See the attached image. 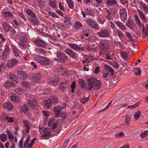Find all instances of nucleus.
Masks as SVG:
<instances>
[{
    "mask_svg": "<svg viewBox=\"0 0 148 148\" xmlns=\"http://www.w3.org/2000/svg\"><path fill=\"white\" fill-rule=\"evenodd\" d=\"M10 79L14 81L15 82L17 83L18 77L16 76L12 73H10Z\"/></svg>",
    "mask_w": 148,
    "mask_h": 148,
    "instance_id": "nucleus-38",
    "label": "nucleus"
},
{
    "mask_svg": "<svg viewBox=\"0 0 148 148\" xmlns=\"http://www.w3.org/2000/svg\"><path fill=\"white\" fill-rule=\"evenodd\" d=\"M14 92L18 95H21L23 94L24 90L22 88H18L15 89Z\"/></svg>",
    "mask_w": 148,
    "mask_h": 148,
    "instance_id": "nucleus-31",
    "label": "nucleus"
},
{
    "mask_svg": "<svg viewBox=\"0 0 148 148\" xmlns=\"http://www.w3.org/2000/svg\"><path fill=\"white\" fill-rule=\"evenodd\" d=\"M3 108L6 110H10L12 109L13 106L10 103L7 102L4 104Z\"/></svg>",
    "mask_w": 148,
    "mask_h": 148,
    "instance_id": "nucleus-22",
    "label": "nucleus"
},
{
    "mask_svg": "<svg viewBox=\"0 0 148 148\" xmlns=\"http://www.w3.org/2000/svg\"><path fill=\"white\" fill-rule=\"evenodd\" d=\"M97 35L101 37H108L110 36L109 30L107 28L101 29L97 33Z\"/></svg>",
    "mask_w": 148,
    "mask_h": 148,
    "instance_id": "nucleus-4",
    "label": "nucleus"
},
{
    "mask_svg": "<svg viewBox=\"0 0 148 148\" xmlns=\"http://www.w3.org/2000/svg\"><path fill=\"white\" fill-rule=\"evenodd\" d=\"M66 3L70 8L72 9L74 8V3L72 0H66Z\"/></svg>",
    "mask_w": 148,
    "mask_h": 148,
    "instance_id": "nucleus-40",
    "label": "nucleus"
},
{
    "mask_svg": "<svg viewBox=\"0 0 148 148\" xmlns=\"http://www.w3.org/2000/svg\"><path fill=\"white\" fill-rule=\"evenodd\" d=\"M64 3H60L59 4V6L60 9L62 11H64L65 10L64 7L63 6Z\"/></svg>",
    "mask_w": 148,
    "mask_h": 148,
    "instance_id": "nucleus-63",
    "label": "nucleus"
},
{
    "mask_svg": "<svg viewBox=\"0 0 148 148\" xmlns=\"http://www.w3.org/2000/svg\"><path fill=\"white\" fill-rule=\"evenodd\" d=\"M114 42L116 45L119 48H122L123 47L122 44L120 42L114 41Z\"/></svg>",
    "mask_w": 148,
    "mask_h": 148,
    "instance_id": "nucleus-56",
    "label": "nucleus"
},
{
    "mask_svg": "<svg viewBox=\"0 0 148 148\" xmlns=\"http://www.w3.org/2000/svg\"><path fill=\"white\" fill-rule=\"evenodd\" d=\"M3 26L5 31L6 32H8L11 28V26L7 22L3 21L2 22Z\"/></svg>",
    "mask_w": 148,
    "mask_h": 148,
    "instance_id": "nucleus-19",
    "label": "nucleus"
},
{
    "mask_svg": "<svg viewBox=\"0 0 148 148\" xmlns=\"http://www.w3.org/2000/svg\"><path fill=\"white\" fill-rule=\"evenodd\" d=\"M48 124L49 125H52V129L53 130H55L57 127L58 123L54 122V119L49 120Z\"/></svg>",
    "mask_w": 148,
    "mask_h": 148,
    "instance_id": "nucleus-25",
    "label": "nucleus"
},
{
    "mask_svg": "<svg viewBox=\"0 0 148 148\" xmlns=\"http://www.w3.org/2000/svg\"><path fill=\"white\" fill-rule=\"evenodd\" d=\"M13 49L14 55L16 56H18L19 55V50L15 47H14Z\"/></svg>",
    "mask_w": 148,
    "mask_h": 148,
    "instance_id": "nucleus-50",
    "label": "nucleus"
},
{
    "mask_svg": "<svg viewBox=\"0 0 148 148\" xmlns=\"http://www.w3.org/2000/svg\"><path fill=\"white\" fill-rule=\"evenodd\" d=\"M59 81L58 78L55 76L50 77L48 79V82L49 84L51 85H56L58 83Z\"/></svg>",
    "mask_w": 148,
    "mask_h": 148,
    "instance_id": "nucleus-14",
    "label": "nucleus"
},
{
    "mask_svg": "<svg viewBox=\"0 0 148 148\" xmlns=\"http://www.w3.org/2000/svg\"><path fill=\"white\" fill-rule=\"evenodd\" d=\"M135 23L132 20L129 19L126 23V25L131 29H133L135 27Z\"/></svg>",
    "mask_w": 148,
    "mask_h": 148,
    "instance_id": "nucleus-18",
    "label": "nucleus"
},
{
    "mask_svg": "<svg viewBox=\"0 0 148 148\" xmlns=\"http://www.w3.org/2000/svg\"><path fill=\"white\" fill-rule=\"evenodd\" d=\"M86 22L87 24L92 28L97 30L99 29V27L96 23L92 19L90 18L87 19Z\"/></svg>",
    "mask_w": 148,
    "mask_h": 148,
    "instance_id": "nucleus-12",
    "label": "nucleus"
},
{
    "mask_svg": "<svg viewBox=\"0 0 148 148\" xmlns=\"http://www.w3.org/2000/svg\"><path fill=\"white\" fill-rule=\"evenodd\" d=\"M69 83L67 82H63L61 83L60 85V89L64 90L65 88L69 86Z\"/></svg>",
    "mask_w": 148,
    "mask_h": 148,
    "instance_id": "nucleus-29",
    "label": "nucleus"
},
{
    "mask_svg": "<svg viewBox=\"0 0 148 148\" xmlns=\"http://www.w3.org/2000/svg\"><path fill=\"white\" fill-rule=\"evenodd\" d=\"M50 6L52 7L53 8H56L57 7L56 4L54 1H51L49 2Z\"/></svg>",
    "mask_w": 148,
    "mask_h": 148,
    "instance_id": "nucleus-61",
    "label": "nucleus"
},
{
    "mask_svg": "<svg viewBox=\"0 0 148 148\" xmlns=\"http://www.w3.org/2000/svg\"><path fill=\"white\" fill-rule=\"evenodd\" d=\"M148 135V131L146 130L143 133H141L140 134L141 137L143 138L146 137Z\"/></svg>",
    "mask_w": 148,
    "mask_h": 148,
    "instance_id": "nucleus-55",
    "label": "nucleus"
},
{
    "mask_svg": "<svg viewBox=\"0 0 148 148\" xmlns=\"http://www.w3.org/2000/svg\"><path fill=\"white\" fill-rule=\"evenodd\" d=\"M0 139L2 142H5L7 139V135L3 134H0Z\"/></svg>",
    "mask_w": 148,
    "mask_h": 148,
    "instance_id": "nucleus-43",
    "label": "nucleus"
},
{
    "mask_svg": "<svg viewBox=\"0 0 148 148\" xmlns=\"http://www.w3.org/2000/svg\"><path fill=\"white\" fill-rule=\"evenodd\" d=\"M3 14L5 17L10 18H12L14 17V15L9 11L4 12L3 13Z\"/></svg>",
    "mask_w": 148,
    "mask_h": 148,
    "instance_id": "nucleus-37",
    "label": "nucleus"
},
{
    "mask_svg": "<svg viewBox=\"0 0 148 148\" xmlns=\"http://www.w3.org/2000/svg\"><path fill=\"white\" fill-rule=\"evenodd\" d=\"M48 14L49 15L53 17L58 18L59 17L58 16L57 14L52 12H49Z\"/></svg>",
    "mask_w": 148,
    "mask_h": 148,
    "instance_id": "nucleus-57",
    "label": "nucleus"
},
{
    "mask_svg": "<svg viewBox=\"0 0 148 148\" xmlns=\"http://www.w3.org/2000/svg\"><path fill=\"white\" fill-rule=\"evenodd\" d=\"M35 51L38 53L41 54H45L46 53L45 51L43 49L36 48Z\"/></svg>",
    "mask_w": 148,
    "mask_h": 148,
    "instance_id": "nucleus-44",
    "label": "nucleus"
},
{
    "mask_svg": "<svg viewBox=\"0 0 148 148\" xmlns=\"http://www.w3.org/2000/svg\"><path fill=\"white\" fill-rule=\"evenodd\" d=\"M43 134L41 136V138H45L49 137L52 134L51 132L49 130V129L47 127H46L43 130Z\"/></svg>",
    "mask_w": 148,
    "mask_h": 148,
    "instance_id": "nucleus-13",
    "label": "nucleus"
},
{
    "mask_svg": "<svg viewBox=\"0 0 148 148\" xmlns=\"http://www.w3.org/2000/svg\"><path fill=\"white\" fill-rule=\"evenodd\" d=\"M21 111L23 113H26L29 110V109L26 105L24 104L21 106L20 108Z\"/></svg>",
    "mask_w": 148,
    "mask_h": 148,
    "instance_id": "nucleus-33",
    "label": "nucleus"
},
{
    "mask_svg": "<svg viewBox=\"0 0 148 148\" xmlns=\"http://www.w3.org/2000/svg\"><path fill=\"white\" fill-rule=\"evenodd\" d=\"M106 3L109 6H119L116 0H106Z\"/></svg>",
    "mask_w": 148,
    "mask_h": 148,
    "instance_id": "nucleus-17",
    "label": "nucleus"
},
{
    "mask_svg": "<svg viewBox=\"0 0 148 148\" xmlns=\"http://www.w3.org/2000/svg\"><path fill=\"white\" fill-rule=\"evenodd\" d=\"M104 68L106 70L108 71L110 73L111 76H113L114 74V71L113 69L111 66L107 65L105 64L104 65Z\"/></svg>",
    "mask_w": 148,
    "mask_h": 148,
    "instance_id": "nucleus-24",
    "label": "nucleus"
},
{
    "mask_svg": "<svg viewBox=\"0 0 148 148\" xmlns=\"http://www.w3.org/2000/svg\"><path fill=\"white\" fill-rule=\"evenodd\" d=\"M22 122L25 128V130H23V132L24 134L28 133L29 131V123L28 120L23 119Z\"/></svg>",
    "mask_w": 148,
    "mask_h": 148,
    "instance_id": "nucleus-9",
    "label": "nucleus"
},
{
    "mask_svg": "<svg viewBox=\"0 0 148 148\" xmlns=\"http://www.w3.org/2000/svg\"><path fill=\"white\" fill-rule=\"evenodd\" d=\"M110 64L112 65V66L115 68H117L119 66V65L118 62L115 61H112L110 62Z\"/></svg>",
    "mask_w": 148,
    "mask_h": 148,
    "instance_id": "nucleus-46",
    "label": "nucleus"
},
{
    "mask_svg": "<svg viewBox=\"0 0 148 148\" xmlns=\"http://www.w3.org/2000/svg\"><path fill=\"white\" fill-rule=\"evenodd\" d=\"M37 103L36 100L34 98H29L28 100V104L31 108L33 109L36 106Z\"/></svg>",
    "mask_w": 148,
    "mask_h": 148,
    "instance_id": "nucleus-11",
    "label": "nucleus"
},
{
    "mask_svg": "<svg viewBox=\"0 0 148 148\" xmlns=\"http://www.w3.org/2000/svg\"><path fill=\"white\" fill-rule=\"evenodd\" d=\"M88 90H90L93 87L96 90H99L101 87V83L99 80H97L96 78L91 77L88 79Z\"/></svg>",
    "mask_w": 148,
    "mask_h": 148,
    "instance_id": "nucleus-1",
    "label": "nucleus"
},
{
    "mask_svg": "<svg viewBox=\"0 0 148 148\" xmlns=\"http://www.w3.org/2000/svg\"><path fill=\"white\" fill-rule=\"evenodd\" d=\"M140 4L141 5L142 8L144 9V12L148 9V5L143 3V2H141Z\"/></svg>",
    "mask_w": 148,
    "mask_h": 148,
    "instance_id": "nucleus-53",
    "label": "nucleus"
},
{
    "mask_svg": "<svg viewBox=\"0 0 148 148\" xmlns=\"http://www.w3.org/2000/svg\"><path fill=\"white\" fill-rule=\"evenodd\" d=\"M34 44L36 46L43 48L46 47L47 44L45 42L41 39H36L33 40Z\"/></svg>",
    "mask_w": 148,
    "mask_h": 148,
    "instance_id": "nucleus-6",
    "label": "nucleus"
},
{
    "mask_svg": "<svg viewBox=\"0 0 148 148\" xmlns=\"http://www.w3.org/2000/svg\"><path fill=\"white\" fill-rule=\"evenodd\" d=\"M122 57L125 59H126L128 57V54L126 52H123L122 53Z\"/></svg>",
    "mask_w": 148,
    "mask_h": 148,
    "instance_id": "nucleus-64",
    "label": "nucleus"
},
{
    "mask_svg": "<svg viewBox=\"0 0 148 148\" xmlns=\"http://www.w3.org/2000/svg\"><path fill=\"white\" fill-rule=\"evenodd\" d=\"M140 102L138 101L136 103L132 105L129 106L127 107V108L128 109H134L138 106L140 104Z\"/></svg>",
    "mask_w": 148,
    "mask_h": 148,
    "instance_id": "nucleus-42",
    "label": "nucleus"
},
{
    "mask_svg": "<svg viewBox=\"0 0 148 148\" xmlns=\"http://www.w3.org/2000/svg\"><path fill=\"white\" fill-rule=\"evenodd\" d=\"M119 13L121 16L123 18V19L126 20L127 18V14L125 8H123L120 10Z\"/></svg>",
    "mask_w": 148,
    "mask_h": 148,
    "instance_id": "nucleus-20",
    "label": "nucleus"
},
{
    "mask_svg": "<svg viewBox=\"0 0 148 148\" xmlns=\"http://www.w3.org/2000/svg\"><path fill=\"white\" fill-rule=\"evenodd\" d=\"M45 105L44 107L45 108H49L51 106L52 103L51 100L49 99L46 100L44 101Z\"/></svg>",
    "mask_w": 148,
    "mask_h": 148,
    "instance_id": "nucleus-32",
    "label": "nucleus"
},
{
    "mask_svg": "<svg viewBox=\"0 0 148 148\" xmlns=\"http://www.w3.org/2000/svg\"><path fill=\"white\" fill-rule=\"evenodd\" d=\"M17 73V75L20 76L21 78L23 79H26L27 77V75L25 72L23 71H18Z\"/></svg>",
    "mask_w": 148,
    "mask_h": 148,
    "instance_id": "nucleus-23",
    "label": "nucleus"
},
{
    "mask_svg": "<svg viewBox=\"0 0 148 148\" xmlns=\"http://www.w3.org/2000/svg\"><path fill=\"white\" fill-rule=\"evenodd\" d=\"M110 10L112 14L114 15H116L117 14V10L116 9L114 8H111Z\"/></svg>",
    "mask_w": 148,
    "mask_h": 148,
    "instance_id": "nucleus-58",
    "label": "nucleus"
},
{
    "mask_svg": "<svg viewBox=\"0 0 148 148\" xmlns=\"http://www.w3.org/2000/svg\"><path fill=\"white\" fill-rule=\"evenodd\" d=\"M66 107V105L64 104L63 106H58L55 107L53 109V112L55 114L57 115H58L60 113L61 110L65 108Z\"/></svg>",
    "mask_w": 148,
    "mask_h": 148,
    "instance_id": "nucleus-15",
    "label": "nucleus"
},
{
    "mask_svg": "<svg viewBox=\"0 0 148 148\" xmlns=\"http://www.w3.org/2000/svg\"><path fill=\"white\" fill-rule=\"evenodd\" d=\"M110 47V44L107 41L105 42L101 45V53L103 54L108 51Z\"/></svg>",
    "mask_w": 148,
    "mask_h": 148,
    "instance_id": "nucleus-8",
    "label": "nucleus"
},
{
    "mask_svg": "<svg viewBox=\"0 0 148 148\" xmlns=\"http://www.w3.org/2000/svg\"><path fill=\"white\" fill-rule=\"evenodd\" d=\"M18 63V61L17 59L9 60L7 63V65L8 68H12L17 66Z\"/></svg>",
    "mask_w": 148,
    "mask_h": 148,
    "instance_id": "nucleus-10",
    "label": "nucleus"
},
{
    "mask_svg": "<svg viewBox=\"0 0 148 148\" xmlns=\"http://www.w3.org/2000/svg\"><path fill=\"white\" fill-rule=\"evenodd\" d=\"M34 59L40 64L44 66L48 65L51 63L50 60L46 57L41 56H36L34 57Z\"/></svg>",
    "mask_w": 148,
    "mask_h": 148,
    "instance_id": "nucleus-2",
    "label": "nucleus"
},
{
    "mask_svg": "<svg viewBox=\"0 0 148 148\" xmlns=\"http://www.w3.org/2000/svg\"><path fill=\"white\" fill-rule=\"evenodd\" d=\"M89 100L88 97H84L81 101L82 103H84L86 102Z\"/></svg>",
    "mask_w": 148,
    "mask_h": 148,
    "instance_id": "nucleus-60",
    "label": "nucleus"
},
{
    "mask_svg": "<svg viewBox=\"0 0 148 148\" xmlns=\"http://www.w3.org/2000/svg\"><path fill=\"white\" fill-rule=\"evenodd\" d=\"M7 133L9 139L10 140H12L13 139L14 136L12 133L9 130H7Z\"/></svg>",
    "mask_w": 148,
    "mask_h": 148,
    "instance_id": "nucleus-47",
    "label": "nucleus"
},
{
    "mask_svg": "<svg viewBox=\"0 0 148 148\" xmlns=\"http://www.w3.org/2000/svg\"><path fill=\"white\" fill-rule=\"evenodd\" d=\"M3 86L4 87L9 88L10 87H15L16 84L11 82L8 81L4 83Z\"/></svg>",
    "mask_w": 148,
    "mask_h": 148,
    "instance_id": "nucleus-26",
    "label": "nucleus"
},
{
    "mask_svg": "<svg viewBox=\"0 0 148 148\" xmlns=\"http://www.w3.org/2000/svg\"><path fill=\"white\" fill-rule=\"evenodd\" d=\"M9 53V48L8 47H6L3 52L2 57L3 59L5 60L8 57V54Z\"/></svg>",
    "mask_w": 148,
    "mask_h": 148,
    "instance_id": "nucleus-21",
    "label": "nucleus"
},
{
    "mask_svg": "<svg viewBox=\"0 0 148 148\" xmlns=\"http://www.w3.org/2000/svg\"><path fill=\"white\" fill-rule=\"evenodd\" d=\"M21 84L23 87H25L27 88H31V84L28 82L23 81L21 82Z\"/></svg>",
    "mask_w": 148,
    "mask_h": 148,
    "instance_id": "nucleus-36",
    "label": "nucleus"
},
{
    "mask_svg": "<svg viewBox=\"0 0 148 148\" xmlns=\"http://www.w3.org/2000/svg\"><path fill=\"white\" fill-rule=\"evenodd\" d=\"M141 114L140 111L138 110L134 114V117L135 119L137 120L140 117Z\"/></svg>",
    "mask_w": 148,
    "mask_h": 148,
    "instance_id": "nucleus-49",
    "label": "nucleus"
},
{
    "mask_svg": "<svg viewBox=\"0 0 148 148\" xmlns=\"http://www.w3.org/2000/svg\"><path fill=\"white\" fill-rule=\"evenodd\" d=\"M115 23L122 31H125V26L122 23L119 21H117L115 22Z\"/></svg>",
    "mask_w": 148,
    "mask_h": 148,
    "instance_id": "nucleus-28",
    "label": "nucleus"
},
{
    "mask_svg": "<svg viewBox=\"0 0 148 148\" xmlns=\"http://www.w3.org/2000/svg\"><path fill=\"white\" fill-rule=\"evenodd\" d=\"M79 84L82 88L85 87L86 85L85 81L83 79H80L79 80Z\"/></svg>",
    "mask_w": 148,
    "mask_h": 148,
    "instance_id": "nucleus-45",
    "label": "nucleus"
},
{
    "mask_svg": "<svg viewBox=\"0 0 148 148\" xmlns=\"http://www.w3.org/2000/svg\"><path fill=\"white\" fill-rule=\"evenodd\" d=\"M134 72L136 75H138L140 74V70L139 69L136 68L134 69Z\"/></svg>",
    "mask_w": 148,
    "mask_h": 148,
    "instance_id": "nucleus-52",
    "label": "nucleus"
},
{
    "mask_svg": "<svg viewBox=\"0 0 148 148\" xmlns=\"http://www.w3.org/2000/svg\"><path fill=\"white\" fill-rule=\"evenodd\" d=\"M17 38L19 41L18 43L21 46L24 45V43L26 41L27 37L25 34L23 33H20L17 35Z\"/></svg>",
    "mask_w": 148,
    "mask_h": 148,
    "instance_id": "nucleus-3",
    "label": "nucleus"
},
{
    "mask_svg": "<svg viewBox=\"0 0 148 148\" xmlns=\"http://www.w3.org/2000/svg\"><path fill=\"white\" fill-rule=\"evenodd\" d=\"M56 54L57 58L61 60L62 63H64L67 59V56L62 52L57 51L56 53Z\"/></svg>",
    "mask_w": 148,
    "mask_h": 148,
    "instance_id": "nucleus-5",
    "label": "nucleus"
},
{
    "mask_svg": "<svg viewBox=\"0 0 148 148\" xmlns=\"http://www.w3.org/2000/svg\"><path fill=\"white\" fill-rule=\"evenodd\" d=\"M70 140L69 139H67L64 142V144L62 147L64 148H65L67 146L69 142L70 141Z\"/></svg>",
    "mask_w": 148,
    "mask_h": 148,
    "instance_id": "nucleus-59",
    "label": "nucleus"
},
{
    "mask_svg": "<svg viewBox=\"0 0 148 148\" xmlns=\"http://www.w3.org/2000/svg\"><path fill=\"white\" fill-rule=\"evenodd\" d=\"M11 99L12 101L16 103H18L21 101L20 98L15 95H12L11 96Z\"/></svg>",
    "mask_w": 148,
    "mask_h": 148,
    "instance_id": "nucleus-27",
    "label": "nucleus"
},
{
    "mask_svg": "<svg viewBox=\"0 0 148 148\" xmlns=\"http://www.w3.org/2000/svg\"><path fill=\"white\" fill-rule=\"evenodd\" d=\"M23 138L22 137L21 140L19 141L18 144V147L19 148H22L23 145Z\"/></svg>",
    "mask_w": 148,
    "mask_h": 148,
    "instance_id": "nucleus-62",
    "label": "nucleus"
},
{
    "mask_svg": "<svg viewBox=\"0 0 148 148\" xmlns=\"http://www.w3.org/2000/svg\"><path fill=\"white\" fill-rule=\"evenodd\" d=\"M68 45L72 49L76 51H83L84 49V47H81V45H78L74 43H68Z\"/></svg>",
    "mask_w": 148,
    "mask_h": 148,
    "instance_id": "nucleus-7",
    "label": "nucleus"
},
{
    "mask_svg": "<svg viewBox=\"0 0 148 148\" xmlns=\"http://www.w3.org/2000/svg\"><path fill=\"white\" fill-rule=\"evenodd\" d=\"M84 12H86L87 15H90L92 16L93 14V12L88 8L85 9Z\"/></svg>",
    "mask_w": 148,
    "mask_h": 148,
    "instance_id": "nucleus-51",
    "label": "nucleus"
},
{
    "mask_svg": "<svg viewBox=\"0 0 148 148\" xmlns=\"http://www.w3.org/2000/svg\"><path fill=\"white\" fill-rule=\"evenodd\" d=\"M137 12L140 18L143 21H145L146 20V18L143 12L140 10H137Z\"/></svg>",
    "mask_w": 148,
    "mask_h": 148,
    "instance_id": "nucleus-39",
    "label": "nucleus"
},
{
    "mask_svg": "<svg viewBox=\"0 0 148 148\" xmlns=\"http://www.w3.org/2000/svg\"><path fill=\"white\" fill-rule=\"evenodd\" d=\"M82 24L79 21L76 22L74 25V28L77 30L82 28Z\"/></svg>",
    "mask_w": 148,
    "mask_h": 148,
    "instance_id": "nucleus-35",
    "label": "nucleus"
},
{
    "mask_svg": "<svg viewBox=\"0 0 148 148\" xmlns=\"http://www.w3.org/2000/svg\"><path fill=\"white\" fill-rule=\"evenodd\" d=\"M116 32L117 34H118V36L120 38H121L124 36V34L120 30H117Z\"/></svg>",
    "mask_w": 148,
    "mask_h": 148,
    "instance_id": "nucleus-54",
    "label": "nucleus"
},
{
    "mask_svg": "<svg viewBox=\"0 0 148 148\" xmlns=\"http://www.w3.org/2000/svg\"><path fill=\"white\" fill-rule=\"evenodd\" d=\"M30 138V135H29L27 137V138H26V140L25 141V142L24 144L23 148H25L27 147L28 143L29 141Z\"/></svg>",
    "mask_w": 148,
    "mask_h": 148,
    "instance_id": "nucleus-48",
    "label": "nucleus"
},
{
    "mask_svg": "<svg viewBox=\"0 0 148 148\" xmlns=\"http://www.w3.org/2000/svg\"><path fill=\"white\" fill-rule=\"evenodd\" d=\"M41 78L40 75H38L34 76L32 78L33 81L36 83H38Z\"/></svg>",
    "mask_w": 148,
    "mask_h": 148,
    "instance_id": "nucleus-30",
    "label": "nucleus"
},
{
    "mask_svg": "<svg viewBox=\"0 0 148 148\" xmlns=\"http://www.w3.org/2000/svg\"><path fill=\"white\" fill-rule=\"evenodd\" d=\"M5 120L8 123H13L14 122V119L13 117L10 116L8 115H6L5 116Z\"/></svg>",
    "mask_w": 148,
    "mask_h": 148,
    "instance_id": "nucleus-34",
    "label": "nucleus"
},
{
    "mask_svg": "<svg viewBox=\"0 0 148 148\" xmlns=\"http://www.w3.org/2000/svg\"><path fill=\"white\" fill-rule=\"evenodd\" d=\"M130 116L126 115L125 116V120L124 121L125 124L127 126L129 125L130 123Z\"/></svg>",
    "mask_w": 148,
    "mask_h": 148,
    "instance_id": "nucleus-41",
    "label": "nucleus"
},
{
    "mask_svg": "<svg viewBox=\"0 0 148 148\" xmlns=\"http://www.w3.org/2000/svg\"><path fill=\"white\" fill-rule=\"evenodd\" d=\"M64 52L69 55L70 57L73 58H75L76 57V55L75 53L70 49H65Z\"/></svg>",
    "mask_w": 148,
    "mask_h": 148,
    "instance_id": "nucleus-16",
    "label": "nucleus"
}]
</instances>
